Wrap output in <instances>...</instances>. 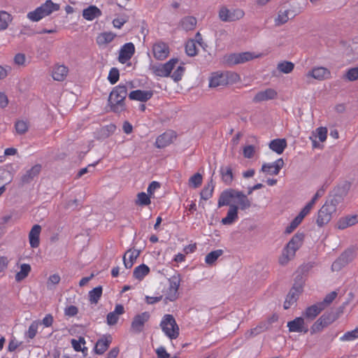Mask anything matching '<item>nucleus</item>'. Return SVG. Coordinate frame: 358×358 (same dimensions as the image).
<instances>
[{"instance_id":"f257e3e1","label":"nucleus","mask_w":358,"mask_h":358,"mask_svg":"<svg viewBox=\"0 0 358 358\" xmlns=\"http://www.w3.org/2000/svg\"><path fill=\"white\" fill-rule=\"evenodd\" d=\"M303 238L304 234L303 233L297 232L294 235L284 248L282 255L279 257L278 262L280 265L285 266L294 259L296 252L303 244Z\"/></svg>"},{"instance_id":"f03ea898","label":"nucleus","mask_w":358,"mask_h":358,"mask_svg":"<svg viewBox=\"0 0 358 358\" xmlns=\"http://www.w3.org/2000/svg\"><path fill=\"white\" fill-rule=\"evenodd\" d=\"M127 95V88L120 85L113 88L108 98L110 110L114 113H120L125 110L124 99Z\"/></svg>"},{"instance_id":"7ed1b4c3","label":"nucleus","mask_w":358,"mask_h":358,"mask_svg":"<svg viewBox=\"0 0 358 358\" xmlns=\"http://www.w3.org/2000/svg\"><path fill=\"white\" fill-rule=\"evenodd\" d=\"M239 80V76L232 72H215L212 73L210 81V87H222L228 85L230 81Z\"/></svg>"},{"instance_id":"20e7f679","label":"nucleus","mask_w":358,"mask_h":358,"mask_svg":"<svg viewBox=\"0 0 358 358\" xmlns=\"http://www.w3.org/2000/svg\"><path fill=\"white\" fill-rule=\"evenodd\" d=\"M160 327L170 339H176L179 336V327L171 315L166 314L164 316Z\"/></svg>"},{"instance_id":"39448f33","label":"nucleus","mask_w":358,"mask_h":358,"mask_svg":"<svg viewBox=\"0 0 358 358\" xmlns=\"http://www.w3.org/2000/svg\"><path fill=\"white\" fill-rule=\"evenodd\" d=\"M178 59H171L165 64L150 65V69L157 76L168 77L178 63Z\"/></svg>"},{"instance_id":"423d86ee","label":"nucleus","mask_w":358,"mask_h":358,"mask_svg":"<svg viewBox=\"0 0 358 358\" xmlns=\"http://www.w3.org/2000/svg\"><path fill=\"white\" fill-rule=\"evenodd\" d=\"M348 191L344 187H338L335 189L334 195L331 196L325 202V205H328V208L332 207L333 212L335 213L338 208H340L346 196Z\"/></svg>"},{"instance_id":"0eeeda50","label":"nucleus","mask_w":358,"mask_h":358,"mask_svg":"<svg viewBox=\"0 0 358 358\" xmlns=\"http://www.w3.org/2000/svg\"><path fill=\"white\" fill-rule=\"evenodd\" d=\"M355 257V250L354 248L345 250L340 257L332 264L331 269L333 271H339L342 268L352 262Z\"/></svg>"},{"instance_id":"6e6552de","label":"nucleus","mask_w":358,"mask_h":358,"mask_svg":"<svg viewBox=\"0 0 358 358\" xmlns=\"http://www.w3.org/2000/svg\"><path fill=\"white\" fill-rule=\"evenodd\" d=\"M244 14L241 9L230 10L225 6H222L219 10V18L222 22H234L243 18Z\"/></svg>"},{"instance_id":"1a4fd4ad","label":"nucleus","mask_w":358,"mask_h":358,"mask_svg":"<svg viewBox=\"0 0 358 358\" xmlns=\"http://www.w3.org/2000/svg\"><path fill=\"white\" fill-rule=\"evenodd\" d=\"M259 56L260 55H255L250 52L234 53L227 56L226 62L230 65H235L247 62Z\"/></svg>"},{"instance_id":"9d476101","label":"nucleus","mask_w":358,"mask_h":358,"mask_svg":"<svg viewBox=\"0 0 358 358\" xmlns=\"http://www.w3.org/2000/svg\"><path fill=\"white\" fill-rule=\"evenodd\" d=\"M334 213L332 207L328 208V205L324 204L317 213L316 220L317 226L322 227L327 224L331 220Z\"/></svg>"},{"instance_id":"9b49d317","label":"nucleus","mask_w":358,"mask_h":358,"mask_svg":"<svg viewBox=\"0 0 358 358\" xmlns=\"http://www.w3.org/2000/svg\"><path fill=\"white\" fill-rule=\"evenodd\" d=\"M150 319L148 312L136 315L131 322V330L135 333H140L143 330L144 324Z\"/></svg>"},{"instance_id":"f8f14e48","label":"nucleus","mask_w":358,"mask_h":358,"mask_svg":"<svg viewBox=\"0 0 358 358\" xmlns=\"http://www.w3.org/2000/svg\"><path fill=\"white\" fill-rule=\"evenodd\" d=\"M152 53L155 59L163 60L169 56V48L166 43L158 41L152 45Z\"/></svg>"},{"instance_id":"ddd939ff","label":"nucleus","mask_w":358,"mask_h":358,"mask_svg":"<svg viewBox=\"0 0 358 358\" xmlns=\"http://www.w3.org/2000/svg\"><path fill=\"white\" fill-rule=\"evenodd\" d=\"M287 327L289 328V331L291 332L306 334L308 331V327L305 323L304 318L303 317H296L294 320L288 322Z\"/></svg>"},{"instance_id":"4468645a","label":"nucleus","mask_w":358,"mask_h":358,"mask_svg":"<svg viewBox=\"0 0 358 358\" xmlns=\"http://www.w3.org/2000/svg\"><path fill=\"white\" fill-rule=\"evenodd\" d=\"M302 292L301 285H294L288 293L285 301L284 303V308L288 309L295 303L299 298V294Z\"/></svg>"},{"instance_id":"2eb2a0df","label":"nucleus","mask_w":358,"mask_h":358,"mask_svg":"<svg viewBox=\"0 0 358 358\" xmlns=\"http://www.w3.org/2000/svg\"><path fill=\"white\" fill-rule=\"evenodd\" d=\"M285 163L282 158L277 159L273 163H266L262 166L261 171L269 175H278Z\"/></svg>"},{"instance_id":"dca6fc26","label":"nucleus","mask_w":358,"mask_h":358,"mask_svg":"<svg viewBox=\"0 0 358 358\" xmlns=\"http://www.w3.org/2000/svg\"><path fill=\"white\" fill-rule=\"evenodd\" d=\"M135 52V47L132 43H125L120 49L118 60L124 64L129 60Z\"/></svg>"},{"instance_id":"f3484780","label":"nucleus","mask_w":358,"mask_h":358,"mask_svg":"<svg viewBox=\"0 0 358 358\" xmlns=\"http://www.w3.org/2000/svg\"><path fill=\"white\" fill-rule=\"evenodd\" d=\"M176 138V136L173 131H166L157 138L155 146L158 148H164L170 145Z\"/></svg>"},{"instance_id":"a211bd4d","label":"nucleus","mask_w":358,"mask_h":358,"mask_svg":"<svg viewBox=\"0 0 358 358\" xmlns=\"http://www.w3.org/2000/svg\"><path fill=\"white\" fill-rule=\"evenodd\" d=\"M277 92L272 88H267L265 90L259 91L254 96L252 101L255 103H259L265 101H268L276 98Z\"/></svg>"},{"instance_id":"6ab92c4d","label":"nucleus","mask_w":358,"mask_h":358,"mask_svg":"<svg viewBox=\"0 0 358 358\" xmlns=\"http://www.w3.org/2000/svg\"><path fill=\"white\" fill-rule=\"evenodd\" d=\"M330 76L329 70L324 67L314 68L307 73V77H311L318 80L328 79Z\"/></svg>"},{"instance_id":"aec40b11","label":"nucleus","mask_w":358,"mask_h":358,"mask_svg":"<svg viewBox=\"0 0 358 358\" xmlns=\"http://www.w3.org/2000/svg\"><path fill=\"white\" fill-rule=\"evenodd\" d=\"M112 336L110 335H105L99 339L95 345V352L98 355L103 354L109 348L112 343Z\"/></svg>"},{"instance_id":"412c9836","label":"nucleus","mask_w":358,"mask_h":358,"mask_svg":"<svg viewBox=\"0 0 358 358\" xmlns=\"http://www.w3.org/2000/svg\"><path fill=\"white\" fill-rule=\"evenodd\" d=\"M141 251L138 250L129 249L123 256L124 265L127 268H131L136 259L140 255Z\"/></svg>"},{"instance_id":"4be33fe9","label":"nucleus","mask_w":358,"mask_h":358,"mask_svg":"<svg viewBox=\"0 0 358 358\" xmlns=\"http://www.w3.org/2000/svg\"><path fill=\"white\" fill-rule=\"evenodd\" d=\"M236 190L229 189L223 191L219 197L217 206L218 208H221L224 206H230V202L233 198H236Z\"/></svg>"},{"instance_id":"5701e85b","label":"nucleus","mask_w":358,"mask_h":358,"mask_svg":"<svg viewBox=\"0 0 358 358\" xmlns=\"http://www.w3.org/2000/svg\"><path fill=\"white\" fill-rule=\"evenodd\" d=\"M83 17L88 21H92L94 19L102 15L101 10L96 6L91 5L83 10Z\"/></svg>"},{"instance_id":"b1692460","label":"nucleus","mask_w":358,"mask_h":358,"mask_svg":"<svg viewBox=\"0 0 358 358\" xmlns=\"http://www.w3.org/2000/svg\"><path fill=\"white\" fill-rule=\"evenodd\" d=\"M38 9L43 18L50 15L52 12L58 10L59 6V4L53 3L51 0H47L43 4L38 7Z\"/></svg>"},{"instance_id":"393cba45","label":"nucleus","mask_w":358,"mask_h":358,"mask_svg":"<svg viewBox=\"0 0 358 358\" xmlns=\"http://www.w3.org/2000/svg\"><path fill=\"white\" fill-rule=\"evenodd\" d=\"M41 171V166L36 164L32 166L30 169L27 170L24 175L21 177V182L22 184H27L31 182L35 177H36Z\"/></svg>"},{"instance_id":"a878e982","label":"nucleus","mask_w":358,"mask_h":358,"mask_svg":"<svg viewBox=\"0 0 358 358\" xmlns=\"http://www.w3.org/2000/svg\"><path fill=\"white\" fill-rule=\"evenodd\" d=\"M153 93L152 91H143L141 90H137L131 92L129 94V98L131 100H136L141 102H145L150 99Z\"/></svg>"},{"instance_id":"bb28decb","label":"nucleus","mask_w":358,"mask_h":358,"mask_svg":"<svg viewBox=\"0 0 358 358\" xmlns=\"http://www.w3.org/2000/svg\"><path fill=\"white\" fill-rule=\"evenodd\" d=\"M124 313V309L122 305L117 304L115 310L109 313L107 315L106 321L109 326H113L117 324L119 316Z\"/></svg>"},{"instance_id":"cd10ccee","label":"nucleus","mask_w":358,"mask_h":358,"mask_svg":"<svg viewBox=\"0 0 358 358\" xmlns=\"http://www.w3.org/2000/svg\"><path fill=\"white\" fill-rule=\"evenodd\" d=\"M238 207L237 206L230 205L227 216L221 220L222 224L224 225H230L238 220Z\"/></svg>"},{"instance_id":"c85d7f7f","label":"nucleus","mask_w":358,"mask_h":358,"mask_svg":"<svg viewBox=\"0 0 358 358\" xmlns=\"http://www.w3.org/2000/svg\"><path fill=\"white\" fill-rule=\"evenodd\" d=\"M319 303L308 307L303 313V316L310 321L313 320L324 309Z\"/></svg>"},{"instance_id":"c756f323","label":"nucleus","mask_w":358,"mask_h":358,"mask_svg":"<svg viewBox=\"0 0 358 358\" xmlns=\"http://www.w3.org/2000/svg\"><path fill=\"white\" fill-rule=\"evenodd\" d=\"M41 231V227L38 224H35L31 228L29 234V243L31 248H37L39 245V236Z\"/></svg>"},{"instance_id":"7c9ffc66","label":"nucleus","mask_w":358,"mask_h":358,"mask_svg":"<svg viewBox=\"0 0 358 358\" xmlns=\"http://www.w3.org/2000/svg\"><path fill=\"white\" fill-rule=\"evenodd\" d=\"M358 222L357 215H348L341 217L337 222L336 226L339 229H345L349 227L353 226Z\"/></svg>"},{"instance_id":"2f4dec72","label":"nucleus","mask_w":358,"mask_h":358,"mask_svg":"<svg viewBox=\"0 0 358 358\" xmlns=\"http://www.w3.org/2000/svg\"><path fill=\"white\" fill-rule=\"evenodd\" d=\"M68 73V68L64 65H58L54 67L52 76L55 80L63 81Z\"/></svg>"},{"instance_id":"473e14b6","label":"nucleus","mask_w":358,"mask_h":358,"mask_svg":"<svg viewBox=\"0 0 358 358\" xmlns=\"http://www.w3.org/2000/svg\"><path fill=\"white\" fill-rule=\"evenodd\" d=\"M287 147V141L285 138H277L271 141L269 148L278 154H282Z\"/></svg>"},{"instance_id":"72a5a7b5","label":"nucleus","mask_w":358,"mask_h":358,"mask_svg":"<svg viewBox=\"0 0 358 358\" xmlns=\"http://www.w3.org/2000/svg\"><path fill=\"white\" fill-rule=\"evenodd\" d=\"M220 173L222 182L227 185H231L234 180L232 168L230 166H222Z\"/></svg>"},{"instance_id":"f704fd0d","label":"nucleus","mask_w":358,"mask_h":358,"mask_svg":"<svg viewBox=\"0 0 358 358\" xmlns=\"http://www.w3.org/2000/svg\"><path fill=\"white\" fill-rule=\"evenodd\" d=\"M197 20L193 16H186L180 22V26L185 31H191L194 29Z\"/></svg>"},{"instance_id":"c9c22d12","label":"nucleus","mask_w":358,"mask_h":358,"mask_svg":"<svg viewBox=\"0 0 358 358\" xmlns=\"http://www.w3.org/2000/svg\"><path fill=\"white\" fill-rule=\"evenodd\" d=\"M291 15V17H293L294 16L292 12H291L289 10H279L278 13V17L275 19V26L278 27L286 23L290 18Z\"/></svg>"},{"instance_id":"e433bc0d","label":"nucleus","mask_w":358,"mask_h":358,"mask_svg":"<svg viewBox=\"0 0 358 358\" xmlns=\"http://www.w3.org/2000/svg\"><path fill=\"white\" fill-rule=\"evenodd\" d=\"M236 198L238 199L237 202L241 210H246L251 206V201L242 192L236 190Z\"/></svg>"},{"instance_id":"4c0bfd02","label":"nucleus","mask_w":358,"mask_h":358,"mask_svg":"<svg viewBox=\"0 0 358 358\" xmlns=\"http://www.w3.org/2000/svg\"><path fill=\"white\" fill-rule=\"evenodd\" d=\"M116 36V34L108 31L100 34L96 38V43L99 45H106L110 43Z\"/></svg>"},{"instance_id":"58836bf2","label":"nucleus","mask_w":358,"mask_h":358,"mask_svg":"<svg viewBox=\"0 0 358 358\" xmlns=\"http://www.w3.org/2000/svg\"><path fill=\"white\" fill-rule=\"evenodd\" d=\"M150 272V268L145 264H141L134 270L133 275L138 280H142Z\"/></svg>"},{"instance_id":"ea45409f","label":"nucleus","mask_w":358,"mask_h":358,"mask_svg":"<svg viewBox=\"0 0 358 358\" xmlns=\"http://www.w3.org/2000/svg\"><path fill=\"white\" fill-rule=\"evenodd\" d=\"M102 295V287L98 286L89 292V300L91 303L96 304Z\"/></svg>"},{"instance_id":"a19ab883","label":"nucleus","mask_w":358,"mask_h":358,"mask_svg":"<svg viewBox=\"0 0 358 358\" xmlns=\"http://www.w3.org/2000/svg\"><path fill=\"white\" fill-rule=\"evenodd\" d=\"M214 190L213 180L211 178L210 182L206 185L201 192V198L203 200H208L210 199Z\"/></svg>"},{"instance_id":"79ce46f5","label":"nucleus","mask_w":358,"mask_h":358,"mask_svg":"<svg viewBox=\"0 0 358 358\" xmlns=\"http://www.w3.org/2000/svg\"><path fill=\"white\" fill-rule=\"evenodd\" d=\"M294 68V64L291 62L283 61L279 62L277 65V69L283 73H291Z\"/></svg>"},{"instance_id":"37998d69","label":"nucleus","mask_w":358,"mask_h":358,"mask_svg":"<svg viewBox=\"0 0 358 358\" xmlns=\"http://www.w3.org/2000/svg\"><path fill=\"white\" fill-rule=\"evenodd\" d=\"M222 254V250L212 251L206 256L205 262L208 265H213Z\"/></svg>"},{"instance_id":"c03bdc74","label":"nucleus","mask_w":358,"mask_h":358,"mask_svg":"<svg viewBox=\"0 0 358 358\" xmlns=\"http://www.w3.org/2000/svg\"><path fill=\"white\" fill-rule=\"evenodd\" d=\"M31 271V266L29 264H23L20 266V271L17 272L15 275V280L17 282H20L24 280Z\"/></svg>"},{"instance_id":"a18cd8bd","label":"nucleus","mask_w":358,"mask_h":358,"mask_svg":"<svg viewBox=\"0 0 358 358\" xmlns=\"http://www.w3.org/2000/svg\"><path fill=\"white\" fill-rule=\"evenodd\" d=\"M12 21L11 15L6 11H0V31L6 29Z\"/></svg>"},{"instance_id":"49530a36","label":"nucleus","mask_w":358,"mask_h":358,"mask_svg":"<svg viewBox=\"0 0 358 358\" xmlns=\"http://www.w3.org/2000/svg\"><path fill=\"white\" fill-rule=\"evenodd\" d=\"M185 52L188 56L194 57L197 54L196 42L194 39H189L185 45Z\"/></svg>"},{"instance_id":"de8ad7c7","label":"nucleus","mask_w":358,"mask_h":358,"mask_svg":"<svg viewBox=\"0 0 358 358\" xmlns=\"http://www.w3.org/2000/svg\"><path fill=\"white\" fill-rule=\"evenodd\" d=\"M338 317V315L337 313L331 312L329 313L323 314L320 317L324 321V325L328 327L329 324L336 320Z\"/></svg>"},{"instance_id":"09e8293b","label":"nucleus","mask_w":358,"mask_h":358,"mask_svg":"<svg viewBox=\"0 0 358 358\" xmlns=\"http://www.w3.org/2000/svg\"><path fill=\"white\" fill-rule=\"evenodd\" d=\"M39 324H40V322L36 321V320L34 321L29 327L28 331L25 334L26 336L30 339L34 338L37 334L38 327Z\"/></svg>"},{"instance_id":"8fccbe9b","label":"nucleus","mask_w":358,"mask_h":358,"mask_svg":"<svg viewBox=\"0 0 358 358\" xmlns=\"http://www.w3.org/2000/svg\"><path fill=\"white\" fill-rule=\"evenodd\" d=\"M356 338H358V327L352 331L346 332L340 338V340L341 341H352Z\"/></svg>"},{"instance_id":"3c124183","label":"nucleus","mask_w":358,"mask_h":358,"mask_svg":"<svg viewBox=\"0 0 358 358\" xmlns=\"http://www.w3.org/2000/svg\"><path fill=\"white\" fill-rule=\"evenodd\" d=\"M313 135L315 136V138L317 137L321 142H324L327 139V129L320 127L313 132Z\"/></svg>"},{"instance_id":"603ef678","label":"nucleus","mask_w":358,"mask_h":358,"mask_svg":"<svg viewBox=\"0 0 358 358\" xmlns=\"http://www.w3.org/2000/svg\"><path fill=\"white\" fill-rule=\"evenodd\" d=\"M327 327L324 325V321L320 317L314 324L312 325L310 328V334H314L318 332H320L323 330L324 328Z\"/></svg>"},{"instance_id":"864d4df0","label":"nucleus","mask_w":358,"mask_h":358,"mask_svg":"<svg viewBox=\"0 0 358 358\" xmlns=\"http://www.w3.org/2000/svg\"><path fill=\"white\" fill-rule=\"evenodd\" d=\"M202 183V176L197 173L193 175L189 180V185L194 188L199 187Z\"/></svg>"},{"instance_id":"5fc2aeb1","label":"nucleus","mask_w":358,"mask_h":358,"mask_svg":"<svg viewBox=\"0 0 358 358\" xmlns=\"http://www.w3.org/2000/svg\"><path fill=\"white\" fill-rule=\"evenodd\" d=\"M336 296L337 292L334 291L331 292L325 296L322 302H320L319 303L320 305H322V307L323 309H324L326 307L330 305L331 303H332Z\"/></svg>"},{"instance_id":"6e6d98bb","label":"nucleus","mask_w":358,"mask_h":358,"mask_svg":"<svg viewBox=\"0 0 358 358\" xmlns=\"http://www.w3.org/2000/svg\"><path fill=\"white\" fill-rule=\"evenodd\" d=\"M129 16L127 15H122L120 17L115 18L113 20V25L117 29H121L122 27L128 22Z\"/></svg>"},{"instance_id":"4d7b16f0","label":"nucleus","mask_w":358,"mask_h":358,"mask_svg":"<svg viewBox=\"0 0 358 358\" xmlns=\"http://www.w3.org/2000/svg\"><path fill=\"white\" fill-rule=\"evenodd\" d=\"M136 204L140 206H147L150 203V197L145 192L138 193L137 195Z\"/></svg>"},{"instance_id":"13d9d810","label":"nucleus","mask_w":358,"mask_h":358,"mask_svg":"<svg viewBox=\"0 0 358 358\" xmlns=\"http://www.w3.org/2000/svg\"><path fill=\"white\" fill-rule=\"evenodd\" d=\"M266 329H267V327H266V324H261L259 326H257V327H255V329H252L248 331L246 333V336L248 338L252 337L253 336H256V335L263 332Z\"/></svg>"},{"instance_id":"bf43d9fd","label":"nucleus","mask_w":358,"mask_h":358,"mask_svg":"<svg viewBox=\"0 0 358 358\" xmlns=\"http://www.w3.org/2000/svg\"><path fill=\"white\" fill-rule=\"evenodd\" d=\"M169 287L172 288L176 291H178V288L180 283V276L179 274L174 275L169 279Z\"/></svg>"},{"instance_id":"052dcab7","label":"nucleus","mask_w":358,"mask_h":358,"mask_svg":"<svg viewBox=\"0 0 358 358\" xmlns=\"http://www.w3.org/2000/svg\"><path fill=\"white\" fill-rule=\"evenodd\" d=\"M120 73L116 68H112L109 72L108 79L112 85L115 84L119 80Z\"/></svg>"},{"instance_id":"680f3d73","label":"nucleus","mask_w":358,"mask_h":358,"mask_svg":"<svg viewBox=\"0 0 358 358\" xmlns=\"http://www.w3.org/2000/svg\"><path fill=\"white\" fill-rule=\"evenodd\" d=\"M27 18L32 22H38L43 19V17L37 8L34 11H31L27 13Z\"/></svg>"},{"instance_id":"e2e57ef3","label":"nucleus","mask_w":358,"mask_h":358,"mask_svg":"<svg viewBox=\"0 0 358 358\" xmlns=\"http://www.w3.org/2000/svg\"><path fill=\"white\" fill-rule=\"evenodd\" d=\"M185 68L182 66H179L173 72L171 76V78L173 79L175 82H178L182 79V75L185 72Z\"/></svg>"},{"instance_id":"0e129e2a","label":"nucleus","mask_w":358,"mask_h":358,"mask_svg":"<svg viewBox=\"0 0 358 358\" xmlns=\"http://www.w3.org/2000/svg\"><path fill=\"white\" fill-rule=\"evenodd\" d=\"M15 129H16V131L20 134H24L28 129V126H27V122L22 121V120L17 121L15 123Z\"/></svg>"},{"instance_id":"69168bd1","label":"nucleus","mask_w":358,"mask_h":358,"mask_svg":"<svg viewBox=\"0 0 358 358\" xmlns=\"http://www.w3.org/2000/svg\"><path fill=\"white\" fill-rule=\"evenodd\" d=\"M85 341L83 337H80L78 340L72 339L71 345L73 349L77 352L83 351V349L81 348V344H85Z\"/></svg>"},{"instance_id":"338daca9","label":"nucleus","mask_w":358,"mask_h":358,"mask_svg":"<svg viewBox=\"0 0 358 358\" xmlns=\"http://www.w3.org/2000/svg\"><path fill=\"white\" fill-rule=\"evenodd\" d=\"M347 78L350 81H354L358 79V67L352 68L346 73Z\"/></svg>"},{"instance_id":"774afa93","label":"nucleus","mask_w":358,"mask_h":358,"mask_svg":"<svg viewBox=\"0 0 358 358\" xmlns=\"http://www.w3.org/2000/svg\"><path fill=\"white\" fill-rule=\"evenodd\" d=\"M15 64L17 66H24L26 62V56L23 53H17L13 59Z\"/></svg>"}]
</instances>
